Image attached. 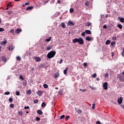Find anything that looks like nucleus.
<instances>
[{
  "instance_id": "37998d69",
  "label": "nucleus",
  "mask_w": 124,
  "mask_h": 124,
  "mask_svg": "<svg viewBox=\"0 0 124 124\" xmlns=\"http://www.w3.org/2000/svg\"><path fill=\"white\" fill-rule=\"evenodd\" d=\"M10 107H11V108H14V104H10Z\"/></svg>"
},
{
  "instance_id": "cd10ccee",
  "label": "nucleus",
  "mask_w": 124,
  "mask_h": 124,
  "mask_svg": "<svg viewBox=\"0 0 124 124\" xmlns=\"http://www.w3.org/2000/svg\"><path fill=\"white\" fill-rule=\"evenodd\" d=\"M27 84H28V83L27 82V80H25V81H24L23 82V86H27Z\"/></svg>"
},
{
  "instance_id": "49530a36",
  "label": "nucleus",
  "mask_w": 124,
  "mask_h": 124,
  "mask_svg": "<svg viewBox=\"0 0 124 124\" xmlns=\"http://www.w3.org/2000/svg\"><path fill=\"white\" fill-rule=\"evenodd\" d=\"M77 113L78 114H81V113H82V111L81 110V109H79L77 111Z\"/></svg>"
},
{
  "instance_id": "3c124183",
  "label": "nucleus",
  "mask_w": 124,
  "mask_h": 124,
  "mask_svg": "<svg viewBox=\"0 0 124 124\" xmlns=\"http://www.w3.org/2000/svg\"><path fill=\"white\" fill-rule=\"evenodd\" d=\"M10 32H11L12 33H13L14 34V30L12 29L10 30Z\"/></svg>"
},
{
  "instance_id": "c85d7f7f",
  "label": "nucleus",
  "mask_w": 124,
  "mask_h": 124,
  "mask_svg": "<svg viewBox=\"0 0 124 124\" xmlns=\"http://www.w3.org/2000/svg\"><path fill=\"white\" fill-rule=\"evenodd\" d=\"M16 60L18 62H20V61H21V58L19 57V56H16Z\"/></svg>"
},
{
  "instance_id": "8fccbe9b",
  "label": "nucleus",
  "mask_w": 124,
  "mask_h": 124,
  "mask_svg": "<svg viewBox=\"0 0 124 124\" xmlns=\"http://www.w3.org/2000/svg\"><path fill=\"white\" fill-rule=\"evenodd\" d=\"M115 43H116V42H111V46H114V45H115Z\"/></svg>"
},
{
  "instance_id": "f704fd0d",
  "label": "nucleus",
  "mask_w": 124,
  "mask_h": 124,
  "mask_svg": "<svg viewBox=\"0 0 124 124\" xmlns=\"http://www.w3.org/2000/svg\"><path fill=\"white\" fill-rule=\"evenodd\" d=\"M109 74L108 73H107L105 75V78H107V77H108Z\"/></svg>"
},
{
  "instance_id": "338daca9",
  "label": "nucleus",
  "mask_w": 124,
  "mask_h": 124,
  "mask_svg": "<svg viewBox=\"0 0 124 124\" xmlns=\"http://www.w3.org/2000/svg\"><path fill=\"white\" fill-rule=\"evenodd\" d=\"M58 3H61V1L60 0H58L57 1Z\"/></svg>"
},
{
  "instance_id": "052dcab7",
  "label": "nucleus",
  "mask_w": 124,
  "mask_h": 124,
  "mask_svg": "<svg viewBox=\"0 0 124 124\" xmlns=\"http://www.w3.org/2000/svg\"><path fill=\"white\" fill-rule=\"evenodd\" d=\"M103 29H107V26H106V25H104L103 26Z\"/></svg>"
},
{
  "instance_id": "a18cd8bd",
  "label": "nucleus",
  "mask_w": 124,
  "mask_h": 124,
  "mask_svg": "<svg viewBox=\"0 0 124 124\" xmlns=\"http://www.w3.org/2000/svg\"><path fill=\"white\" fill-rule=\"evenodd\" d=\"M19 78L20 79H21V80H24V78L23 77V76H22V75H20V76H19Z\"/></svg>"
},
{
  "instance_id": "b1692460",
  "label": "nucleus",
  "mask_w": 124,
  "mask_h": 124,
  "mask_svg": "<svg viewBox=\"0 0 124 124\" xmlns=\"http://www.w3.org/2000/svg\"><path fill=\"white\" fill-rule=\"evenodd\" d=\"M41 106L43 108H44V107H45V106H46V103L45 102H43L42 103V106Z\"/></svg>"
},
{
  "instance_id": "5701e85b",
  "label": "nucleus",
  "mask_w": 124,
  "mask_h": 124,
  "mask_svg": "<svg viewBox=\"0 0 124 124\" xmlns=\"http://www.w3.org/2000/svg\"><path fill=\"white\" fill-rule=\"evenodd\" d=\"M26 93L27 94H31V90H27L26 91Z\"/></svg>"
},
{
  "instance_id": "f03ea898",
  "label": "nucleus",
  "mask_w": 124,
  "mask_h": 124,
  "mask_svg": "<svg viewBox=\"0 0 124 124\" xmlns=\"http://www.w3.org/2000/svg\"><path fill=\"white\" fill-rule=\"evenodd\" d=\"M56 55V51H52L49 52L47 55L46 57L50 60V59H52V58H54L55 56Z\"/></svg>"
},
{
  "instance_id": "de8ad7c7",
  "label": "nucleus",
  "mask_w": 124,
  "mask_h": 124,
  "mask_svg": "<svg viewBox=\"0 0 124 124\" xmlns=\"http://www.w3.org/2000/svg\"><path fill=\"white\" fill-rule=\"evenodd\" d=\"M36 120L37 122H39V121H40V118L38 117H37L36 118Z\"/></svg>"
},
{
  "instance_id": "dca6fc26",
  "label": "nucleus",
  "mask_w": 124,
  "mask_h": 124,
  "mask_svg": "<svg viewBox=\"0 0 124 124\" xmlns=\"http://www.w3.org/2000/svg\"><path fill=\"white\" fill-rule=\"evenodd\" d=\"M7 49H8V50H13V49H14V47H13V46H9L8 47H7Z\"/></svg>"
},
{
  "instance_id": "72a5a7b5",
  "label": "nucleus",
  "mask_w": 124,
  "mask_h": 124,
  "mask_svg": "<svg viewBox=\"0 0 124 124\" xmlns=\"http://www.w3.org/2000/svg\"><path fill=\"white\" fill-rule=\"evenodd\" d=\"M49 0H46V1H44L43 2H44V5H45V4L48 3L49 2Z\"/></svg>"
},
{
  "instance_id": "ea45409f",
  "label": "nucleus",
  "mask_w": 124,
  "mask_h": 124,
  "mask_svg": "<svg viewBox=\"0 0 124 124\" xmlns=\"http://www.w3.org/2000/svg\"><path fill=\"white\" fill-rule=\"evenodd\" d=\"M9 101H10V103H11V102H12V101H13V98H9Z\"/></svg>"
},
{
  "instance_id": "c9c22d12",
  "label": "nucleus",
  "mask_w": 124,
  "mask_h": 124,
  "mask_svg": "<svg viewBox=\"0 0 124 124\" xmlns=\"http://www.w3.org/2000/svg\"><path fill=\"white\" fill-rule=\"evenodd\" d=\"M4 94H5L6 95H8L10 94V92H5Z\"/></svg>"
},
{
  "instance_id": "f257e3e1",
  "label": "nucleus",
  "mask_w": 124,
  "mask_h": 124,
  "mask_svg": "<svg viewBox=\"0 0 124 124\" xmlns=\"http://www.w3.org/2000/svg\"><path fill=\"white\" fill-rule=\"evenodd\" d=\"M77 42L79 44H80V45H83V44H84V39L82 38H79L78 39L76 38L73 40V43H76Z\"/></svg>"
},
{
  "instance_id": "4c0bfd02",
  "label": "nucleus",
  "mask_w": 124,
  "mask_h": 124,
  "mask_svg": "<svg viewBox=\"0 0 124 124\" xmlns=\"http://www.w3.org/2000/svg\"><path fill=\"white\" fill-rule=\"evenodd\" d=\"M74 12V9L73 8H71L70 9V12L71 13H73Z\"/></svg>"
},
{
  "instance_id": "5fc2aeb1",
  "label": "nucleus",
  "mask_w": 124,
  "mask_h": 124,
  "mask_svg": "<svg viewBox=\"0 0 124 124\" xmlns=\"http://www.w3.org/2000/svg\"><path fill=\"white\" fill-rule=\"evenodd\" d=\"M24 109H25V110H27V109H30V107H29V106L25 107Z\"/></svg>"
},
{
  "instance_id": "a878e982",
  "label": "nucleus",
  "mask_w": 124,
  "mask_h": 124,
  "mask_svg": "<svg viewBox=\"0 0 124 124\" xmlns=\"http://www.w3.org/2000/svg\"><path fill=\"white\" fill-rule=\"evenodd\" d=\"M18 114L19 116H22V115H23V112L22 111H18Z\"/></svg>"
},
{
  "instance_id": "20e7f679",
  "label": "nucleus",
  "mask_w": 124,
  "mask_h": 124,
  "mask_svg": "<svg viewBox=\"0 0 124 124\" xmlns=\"http://www.w3.org/2000/svg\"><path fill=\"white\" fill-rule=\"evenodd\" d=\"M108 82H106L104 83L103 85V88L104 90H108Z\"/></svg>"
},
{
  "instance_id": "c03bdc74",
  "label": "nucleus",
  "mask_w": 124,
  "mask_h": 124,
  "mask_svg": "<svg viewBox=\"0 0 124 124\" xmlns=\"http://www.w3.org/2000/svg\"><path fill=\"white\" fill-rule=\"evenodd\" d=\"M92 109H95V104H93Z\"/></svg>"
},
{
  "instance_id": "680f3d73",
  "label": "nucleus",
  "mask_w": 124,
  "mask_h": 124,
  "mask_svg": "<svg viewBox=\"0 0 124 124\" xmlns=\"http://www.w3.org/2000/svg\"><path fill=\"white\" fill-rule=\"evenodd\" d=\"M85 5H86V6H88V5H89V2H88V1L86 2Z\"/></svg>"
},
{
  "instance_id": "13d9d810",
  "label": "nucleus",
  "mask_w": 124,
  "mask_h": 124,
  "mask_svg": "<svg viewBox=\"0 0 124 124\" xmlns=\"http://www.w3.org/2000/svg\"><path fill=\"white\" fill-rule=\"evenodd\" d=\"M79 91H80V92H86V89H83V90H82V89H79Z\"/></svg>"
},
{
  "instance_id": "473e14b6",
  "label": "nucleus",
  "mask_w": 124,
  "mask_h": 124,
  "mask_svg": "<svg viewBox=\"0 0 124 124\" xmlns=\"http://www.w3.org/2000/svg\"><path fill=\"white\" fill-rule=\"evenodd\" d=\"M96 76H97L96 73H94L92 75V77L93 78H96Z\"/></svg>"
},
{
  "instance_id": "bb28decb",
  "label": "nucleus",
  "mask_w": 124,
  "mask_h": 124,
  "mask_svg": "<svg viewBox=\"0 0 124 124\" xmlns=\"http://www.w3.org/2000/svg\"><path fill=\"white\" fill-rule=\"evenodd\" d=\"M2 60L3 61V62H6V58H5V57H2Z\"/></svg>"
},
{
  "instance_id": "4d7b16f0",
  "label": "nucleus",
  "mask_w": 124,
  "mask_h": 124,
  "mask_svg": "<svg viewBox=\"0 0 124 124\" xmlns=\"http://www.w3.org/2000/svg\"><path fill=\"white\" fill-rule=\"evenodd\" d=\"M85 33H86V32H83L81 33L82 36H85Z\"/></svg>"
},
{
  "instance_id": "603ef678",
  "label": "nucleus",
  "mask_w": 124,
  "mask_h": 124,
  "mask_svg": "<svg viewBox=\"0 0 124 124\" xmlns=\"http://www.w3.org/2000/svg\"><path fill=\"white\" fill-rule=\"evenodd\" d=\"M50 3L51 4H54V3H55V0H51V2H50Z\"/></svg>"
},
{
  "instance_id": "e433bc0d",
  "label": "nucleus",
  "mask_w": 124,
  "mask_h": 124,
  "mask_svg": "<svg viewBox=\"0 0 124 124\" xmlns=\"http://www.w3.org/2000/svg\"><path fill=\"white\" fill-rule=\"evenodd\" d=\"M69 118H70V117L69 116H67L65 118V121H68V119H69Z\"/></svg>"
},
{
  "instance_id": "4468645a",
  "label": "nucleus",
  "mask_w": 124,
  "mask_h": 124,
  "mask_svg": "<svg viewBox=\"0 0 124 124\" xmlns=\"http://www.w3.org/2000/svg\"><path fill=\"white\" fill-rule=\"evenodd\" d=\"M68 25L69 26H74V23H73V22L70 20L68 22Z\"/></svg>"
},
{
  "instance_id": "2f4dec72",
  "label": "nucleus",
  "mask_w": 124,
  "mask_h": 124,
  "mask_svg": "<svg viewBox=\"0 0 124 124\" xmlns=\"http://www.w3.org/2000/svg\"><path fill=\"white\" fill-rule=\"evenodd\" d=\"M44 88H45V89H48V85L46 84H44L43 85Z\"/></svg>"
},
{
  "instance_id": "423d86ee",
  "label": "nucleus",
  "mask_w": 124,
  "mask_h": 124,
  "mask_svg": "<svg viewBox=\"0 0 124 124\" xmlns=\"http://www.w3.org/2000/svg\"><path fill=\"white\" fill-rule=\"evenodd\" d=\"M118 102L119 104H122L123 103V97H120L119 99H118Z\"/></svg>"
},
{
  "instance_id": "a19ab883",
  "label": "nucleus",
  "mask_w": 124,
  "mask_h": 124,
  "mask_svg": "<svg viewBox=\"0 0 124 124\" xmlns=\"http://www.w3.org/2000/svg\"><path fill=\"white\" fill-rule=\"evenodd\" d=\"M64 117H65V115H62V116H60V120H62Z\"/></svg>"
},
{
  "instance_id": "864d4df0",
  "label": "nucleus",
  "mask_w": 124,
  "mask_h": 124,
  "mask_svg": "<svg viewBox=\"0 0 124 124\" xmlns=\"http://www.w3.org/2000/svg\"><path fill=\"white\" fill-rule=\"evenodd\" d=\"M0 31H4V29L2 28H0Z\"/></svg>"
},
{
  "instance_id": "ddd939ff",
  "label": "nucleus",
  "mask_w": 124,
  "mask_h": 124,
  "mask_svg": "<svg viewBox=\"0 0 124 124\" xmlns=\"http://www.w3.org/2000/svg\"><path fill=\"white\" fill-rule=\"evenodd\" d=\"M37 114H38L39 115H42L43 114V112H42V111L40 109H39L37 111Z\"/></svg>"
},
{
  "instance_id": "a211bd4d",
  "label": "nucleus",
  "mask_w": 124,
  "mask_h": 124,
  "mask_svg": "<svg viewBox=\"0 0 124 124\" xmlns=\"http://www.w3.org/2000/svg\"><path fill=\"white\" fill-rule=\"evenodd\" d=\"M61 26L62 28H63V29H65L66 28V26H65V24H64V23H62L61 24Z\"/></svg>"
},
{
  "instance_id": "58836bf2",
  "label": "nucleus",
  "mask_w": 124,
  "mask_h": 124,
  "mask_svg": "<svg viewBox=\"0 0 124 124\" xmlns=\"http://www.w3.org/2000/svg\"><path fill=\"white\" fill-rule=\"evenodd\" d=\"M122 57H124V47L123 48V51L122 52Z\"/></svg>"
},
{
  "instance_id": "09e8293b",
  "label": "nucleus",
  "mask_w": 124,
  "mask_h": 124,
  "mask_svg": "<svg viewBox=\"0 0 124 124\" xmlns=\"http://www.w3.org/2000/svg\"><path fill=\"white\" fill-rule=\"evenodd\" d=\"M16 95H20V92L19 91H16Z\"/></svg>"
},
{
  "instance_id": "69168bd1",
  "label": "nucleus",
  "mask_w": 124,
  "mask_h": 124,
  "mask_svg": "<svg viewBox=\"0 0 124 124\" xmlns=\"http://www.w3.org/2000/svg\"><path fill=\"white\" fill-rule=\"evenodd\" d=\"M99 80H100V79L99 78H96V80H97V81H99Z\"/></svg>"
},
{
  "instance_id": "6ab92c4d",
  "label": "nucleus",
  "mask_w": 124,
  "mask_h": 124,
  "mask_svg": "<svg viewBox=\"0 0 124 124\" xmlns=\"http://www.w3.org/2000/svg\"><path fill=\"white\" fill-rule=\"evenodd\" d=\"M32 8H33V6H29L26 8V10H31Z\"/></svg>"
},
{
  "instance_id": "6e6552de",
  "label": "nucleus",
  "mask_w": 124,
  "mask_h": 124,
  "mask_svg": "<svg viewBox=\"0 0 124 124\" xmlns=\"http://www.w3.org/2000/svg\"><path fill=\"white\" fill-rule=\"evenodd\" d=\"M85 31L86 34H92V31H91L90 30H86Z\"/></svg>"
},
{
  "instance_id": "7ed1b4c3",
  "label": "nucleus",
  "mask_w": 124,
  "mask_h": 124,
  "mask_svg": "<svg viewBox=\"0 0 124 124\" xmlns=\"http://www.w3.org/2000/svg\"><path fill=\"white\" fill-rule=\"evenodd\" d=\"M33 59H34V60H35V62H41V58H40V57H39L34 56Z\"/></svg>"
},
{
  "instance_id": "2eb2a0df",
  "label": "nucleus",
  "mask_w": 124,
  "mask_h": 124,
  "mask_svg": "<svg viewBox=\"0 0 124 124\" xmlns=\"http://www.w3.org/2000/svg\"><path fill=\"white\" fill-rule=\"evenodd\" d=\"M68 69H69V67H67L66 68V69L64 70L63 73H64V74H65V75L67 74V70H68Z\"/></svg>"
},
{
  "instance_id": "0e129e2a",
  "label": "nucleus",
  "mask_w": 124,
  "mask_h": 124,
  "mask_svg": "<svg viewBox=\"0 0 124 124\" xmlns=\"http://www.w3.org/2000/svg\"><path fill=\"white\" fill-rule=\"evenodd\" d=\"M59 62L60 63H62V59L60 60L59 61Z\"/></svg>"
},
{
  "instance_id": "c756f323",
  "label": "nucleus",
  "mask_w": 124,
  "mask_h": 124,
  "mask_svg": "<svg viewBox=\"0 0 124 124\" xmlns=\"http://www.w3.org/2000/svg\"><path fill=\"white\" fill-rule=\"evenodd\" d=\"M86 26H87V27H90V26H92V23L88 22L87 23Z\"/></svg>"
},
{
  "instance_id": "f8f14e48",
  "label": "nucleus",
  "mask_w": 124,
  "mask_h": 124,
  "mask_svg": "<svg viewBox=\"0 0 124 124\" xmlns=\"http://www.w3.org/2000/svg\"><path fill=\"white\" fill-rule=\"evenodd\" d=\"M119 20H120V22L121 23H124V18L121 17H118Z\"/></svg>"
},
{
  "instance_id": "79ce46f5",
  "label": "nucleus",
  "mask_w": 124,
  "mask_h": 124,
  "mask_svg": "<svg viewBox=\"0 0 124 124\" xmlns=\"http://www.w3.org/2000/svg\"><path fill=\"white\" fill-rule=\"evenodd\" d=\"M37 102H38V99H35L33 100L34 103H37Z\"/></svg>"
},
{
  "instance_id": "39448f33",
  "label": "nucleus",
  "mask_w": 124,
  "mask_h": 124,
  "mask_svg": "<svg viewBox=\"0 0 124 124\" xmlns=\"http://www.w3.org/2000/svg\"><path fill=\"white\" fill-rule=\"evenodd\" d=\"M37 95L39 96H41L43 94V91H41L40 90H38L36 93Z\"/></svg>"
},
{
  "instance_id": "bf43d9fd",
  "label": "nucleus",
  "mask_w": 124,
  "mask_h": 124,
  "mask_svg": "<svg viewBox=\"0 0 124 124\" xmlns=\"http://www.w3.org/2000/svg\"><path fill=\"white\" fill-rule=\"evenodd\" d=\"M112 38L114 40H117V37L116 36H113Z\"/></svg>"
},
{
  "instance_id": "412c9836",
  "label": "nucleus",
  "mask_w": 124,
  "mask_h": 124,
  "mask_svg": "<svg viewBox=\"0 0 124 124\" xmlns=\"http://www.w3.org/2000/svg\"><path fill=\"white\" fill-rule=\"evenodd\" d=\"M110 43H111V41H110L109 40H107V41L106 42V45H109V44H110Z\"/></svg>"
},
{
  "instance_id": "4be33fe9",
  "label": "nucleus",
  "mask_w": 124,
  "mask_h": 124,
  "mask_svg": "<svg viewBox=\"0 0 124 124\" xmlns=\"http://www.w3.org/2000/svg\"><path fill=\"white\" fill-rule=\"evenodd\" d=\"M117 27L119 28V29H120V30H122V29H123V25H122V24H118L117 25Z\"/></svg>"
},
{
  "instance_id": "774afa93",
  "label": "nucleus",
  "mask_w": 124,
  "mask_h": 124,
  "mask_svg": "<svg viewBox=\"0 0 124 124\" xmlns=\"http://www.w3.org/2000/svg\"><path fill=\"white\" fill-rule=\"evenodd\" d=\"M108 16H109L108 15H106V18H108Z\"/></svg>"
},
{
  "instance_id": "f3484780",
  "label": "nucleus",
  "mask_w": 124,
  "mask_h": 124,
  "mask_svg": "<svg viewBox=\"0 0 124 124\" xmlns=\"http://www.w3.org/2000/svg\"><path fill=\"white\" fill-rule=\"evenodd\" d=\"M92 37H86V40H87V41H91L92 40Z\"/></svg>"
},
{
  "instance_id": "393cba45",
  "label": "nucleus",
  "mask_w": 124,
  "mask_h": 124,
  "mask_svg": "<svg viewBox=\"0 0 124 124\" xmlns=\"http://www.w3.org/2000/svg\"><path fill=\"white\" fill-rule=\"evenodd\" d=\"M51 38H52V37H49L48 39H46V41L47 42L51 41Z\"/></svg>"
},
{
  "instance_id": "0eeeda50",
  "label": "nucleus",
  "mask_w": 124,
  "mask_h": 124,
  "mask_svg": "<svg viewBox=\"0 0 124 124\" xmlns=\"http://www.w3.org/2000/svg\"><path fill=\"white\" fill-rule=\"evenodd\" d=\"M118 78L120 82H124V76H120Z\"/></svg>"
},
{
  "instance_id": "1a4fd4ad",
  "label": "nucleus",
  "mask_w": 124,
  "mask_h": 124,
  "mask_svg": "<svg viewBox=\"0 0 124 124\" xmlns=\"http://www.w3.org/2000/svg\"><path fill=\"white\" fill-rule=\"evenodd\" d=\"M12 1L10 2L8 4H7V7H12L13 6V5L12 4Z\"/></svg>"
},
{
  "instance_id": "e2e57ef3",
  "label": "nucleus",
  "mask_w": 124,
  "mask_h": 124,
  "mask_svg": "<svg viewBox=\"0 0 124 124\" xmlns=\"http://www.w3.org/2000/svg\"><path fill=\"white\" fill-rule=\"evenodd\" d=\"M29 4H30V2H29L25 3V5H29Z\"/></svg>"
},
{
  "instance_id": "9d476101",
  "label": "nucleus",
  "mask_w": 124,
  "mask_h": 124,
  "mask_svg": "<svg viewBox=\"0 0 124 124\" xmlns=\"http://www.w3.org/2000/svg\"><path fill=\"white\" fill-rule=\"evenodd\" d=\"M21 31H22V29H17V30H16L15 31V33H20V32H21Z\"/></svg>"
},
{
  "instance_id": "aec40b11",
  "label": "nucleus",
  "mask_w": 124,
  "mask_h": 124,
  "mask_svg": "<svg viewBox=\"0 0 124 124\" xmlns=\"http://www.w3.org/2000/svg\"><path fill=\"white\" fill-rule=\"evenodd\" d=\"M51 49H52V46H48L46 47V50H47V51H49V50H51Z\"/></svg>"
},
{
  "instance_id": "6e6d98bb",
  "label": "nucleus",
  "mask_w": 124,
  "mask_h": 124,
  "mask_svg": "<svg viewBox=\"0 0 124 124\" xmlns=\"http://www.w3.org/2000/svg\"><path fill=\"white\" fill-rule=\"evenodd\" d=\"M84 66H88V63L85 62L83 63Z\"/></svg>"
},
{
  "instance_id": "7c9ffc66",
  "label": "nucleus",
  "mask_w": 124,
  "mask_h": 124,
  "mask_svg": "<svg viewBox=\"0 0 124 124\" xmlns=\"http://www.w3.org/2000/svg\"><path fill=\"white\" fill-rule=\"evenodd\" d=\"M7 41H3V42L0 43L1 45H3V44H6Z\"/></svg>"
},
{
  "instance_id": "9b49d317",
  "label": "nucleus",
  "mask_w": 124,
  "mask_h": 124,
  "mask_svg": "<svg viewBox=\"0 0 124 124\" xmlns=\"http://www.w3.org/2000/svg\"><path fill=\"white\" fill-rule=\"evenodd\" d=\"M54 76L55 78H58V77H59L60 76V72H57L54 74Z\"/></svg>"
}]
</instances>
